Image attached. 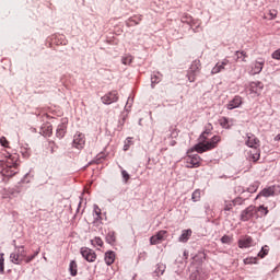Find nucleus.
Instances as JSON below:
<instances>
[{
  "mask_svg": "<svg viewBox=\"0 0 280 280\" xmlns=\"http://www.w3.org/2000/svg\"><path fill=\"white\" fill-rule=\"evenodd\" d=\"M211 130H213V125L211 122H208L206 125L205 131L199 137V143L195 145V152H198V154L215 150L220 141H222L221 136H213L209 140V135H211Z\"/></svg>",
  "mask_w": 280,
  "mask_h": 280,
  "instance_id": "nucleus-1",
  "label": "nucleus"
},
{
  "mask_svg": "<svg viewBox=\"0 0 280 280\" xmlns=\"http://www.w3.org/2000/svg\"><path fill=\"white\" fill-rule=\"evenodd\" d=\"M245 145L247 148H250L249 151H247V156L249 161H253V163H257L259 159H261V141L257 136H255L252 132L246 133L244 137Z\"/></svg>",
  "mask_w": 280,
  "mask_h": 280,
  "instance_id": "nucleus-2",
  "label": "nucleus"
},
{
  "mask_svg": "<svg viewBox=\"0 0 280 280\" xmlns=\"http://www.w3.org/2000/svg\"><path fill=\"white\" fill-rule=\"evenodd\" d=\"M4 156L1 161L2 167H19V154H10L8 151L1 153Z\"/></svg>",
  "mask_w": 280,
  "mask_h": 280,
  "instance_id": "nucleus-3",
  "label": "nucleus"
},
{
  "mask_svg": "<svg viewBox=\"0 0 280 280\" xmlns=\"http://www.w3.org/2000/svg\"><path fill=\"white\" fill-rule=\"evenodd\" d=\"M194 150L196 149H190L187 152V156L185 158L186 161V167L188 168H194V167H200V165H202V158H200V155L198 154H191V152H194Z\"/></svg>",
  "mask_w": 280,
  "mask_h": 280,
  "instance_id": "nucleus-4",
  "label": "nucleus"
},
{
  "mask_svg": "<svg viewBox=\"0 0 280 280\" xmlns=\"http://www.w3.org/2000/svg\"><path fill=\"white\" fill-rule=\"evenodd\" d=\"M25 257H27V252H25L24 246L16 247V250L10 255V260L12 264H23L25 260Z\"/></svg>",
  "mask_w": 280,
  "mask_h": 280,
  "instance_id": "nucleus-5",
  "label": "nucleus"
},
{
  "mask_svg": "<svg viewBox=\"0 0 280 280\" xmlns=\"http://www.w3.org/2000/svg\"><path fill=\"white\" fill-rule=\"evenodd\" d=\"M200 69H201L200 60H195L191 62L187 72V78L190 82H196V78L200 73Z\"/></svg>",
  "mask_w": 280,
  "mask_h": 280,
  "instance_id": "nucleus-6",
  "label": "nucleus"
},
{
  "mask_svg": "<svg viewBox=\"0 0 280 280\" xmlns=\"http://www.w3.org/2000/svg\"><path fill=\"white\" fill-rule=\"evenodd\" d=\"M247 91L252 97H259L264 91V84L260 81H253L248 84Z\"/></svg>",
  "mask_w": 280,
  "mask_h": 280,
  "instance_id": "nucleus-7",
  "label": "nucleus"
},
{
  "mask_svg": "<svg viewBox=\"0 0 280 280\" xmlns=\"http://www.w3.org/2000/svg\"><path fill=\"white\" fill-rule=\"evenodd\" d=\"M266 65V59L258 58L252 63L250 75H257L260 71H264V66Z\"/></svg>",
  "mask_w": 280,
  "mask_h": 280,
  "instance_id": "nucleus-8",
  "label": "nucleus"
},
{
  "mask_svg": "<svg viewBox=\"0 0 280 280\" xmlns=\"http://www.w3.org/2000/svg\"><path fill=\"white\" fill-rule=\"evenodd\" d=\"M255 213H257V207L249 206L241 213L242 222H248V220H253Z\"/></svg>",
  "mask_w": 280,
  "mask_h": 280,
  "instance_id": "nucleus-9",
  "label": "nucleus"
},
{
  "mask_svg": "<svg viewBox=\"0 0 280 280\" xmlns=\"http://www.w3.org/2000/svg\"><path fill=\"white\" fill-rule=\"evenodd\" d=\"M167 237V231L161 230L155 235L150 237V244L152 246H156V244H161V242H165Z\"/></svg>",
  "mask_w": 280,
  "mask_h": 280,
  "instance_id": "nucleus-10",
  "label": "nucleus"
},
{
  "mask_svg": "<svg viewBox=\"0 0 280 280\" xmlns=\"http://www.w3.org/2000/svg\"><path fill=\"white\" fill-rule=\"evenodd\" d=\"M67 124H69V120L67 118L61 119V124L58 125L56 137L58 139H65V136L67 135Z\"/></svg>",
  "mask_w": 280,
  "mask_h": 280,
  "instance_id": "nucleus-11",
  "label": "nucleus"
},
{
  "mask_svg": "<svg viewBox=\"0 0 280 280\" xmlns=\"http://www.w3.org/2000/svg\"><path fill=\"white\" fill-rule=\"evenodd\" d=\"M101 100L103 104H114V102H118L119 93H117V91H112L105 94Z\"/></svg>",
  "mask_w": 280,
  "mask_h": 280,
  "instance_id": "nucleus-12",
  "label": "nucleus"
},
{
  "mask_svg": "<svg viewBox=\"0 0 280 280\" xmlns=\"http://www.w3.org/2000/svg\"><path fill=\"white\" fill-rule=\"evenodd\" d=\"M81 255L83 258H85L89 262L95 261L97 259V254L93 252V249L89 247H82L81 248Z\"/></svg>",
  "mask_w": 280,
  "mask_h": 280,
  "instance_id": "nucleus-13",
  "label": "nucleus"
},
{
  "mask_svg": "<svg viewBox=\"0 0 280 280\" xmlns=\"http://www.w3.org/2000/svg\"><path fill=\"white\" fill-rule=\"evenodd\" d=\"M85 143H86V138H84V135L79 133L74 136L73 142H72L73 148H77V150H82Z\"/></svg>",
  "mask_w": 280,
  "mask_h": 280,
  "instance_id": "nucleus-14",
  "label": "nucleus"
},
{
  "mask_svg": "<svg viewBox=\"0 0 280 280\" xmlns=\"http://www.w3.org/2000/svg\"><path fill=\"white\" fill-rule=\"evenodd\" d=\"M243 104L242 96L236 95L232 101L226 105L228 110H233L235 108H240Z\"/></svg>",
  "mask_w": 280,
  "mask_h": 280,
  "instance_id": "nucleus-15",
  "label": "nucleus"
},
{
  "mask_svg": "<svg viewBox=\"0 0 280 280\" xmlns=\"http://www.w3.org/2000/svg\"><path fill=\"white\" fill-rule=\"evenodd\" d=\"M275 191H277L275 186H269L268 188H264L256 197V200L258 198H261V196L264 198H270V196H275Z\"/></svg>",
  "mask_w": 280,
  "mask_h": 280,
  "instance_id": "nucleus-16",
  "label": "nucleus"
},
{
  "mask_svg": "<svg viewBox=\"0 0 280 280\" xmlns=\"http://www.w3.org/2000/svg\"><path fill=\"white\" fill-rule=\"evenodd\" d=\"M253 237L246 235L243 238L238 240V248H250V246H253Z\"/></svg>",
  "mask_w": 280,
  "mask_h": 280,
  "instance_id": "nucleus-17",
  "label": "nucleus"
},
{
  "mask_svg": "<svg viewBox=\"0 0 280 280\" xmlns=\"http://www.w3.org/2000/svg\"><path fill=\"white\" fill-rule=\"evenodd\" d=\"M229 65V60L224 59L222 62H218L211 70V74L215 75L217 73H220L221 71H224V68Z\"/></svg>",
  "mask_w": 280,
  "mask_h": 280,
  "instance_id": "nucleus-18",
  "label": "nucleus"
},
{
  "mask_svg": "<svg viewBox=\"0 0 280 280\" xmlns=\"http://www.w3.org/2000/svg\"><path fill=\"white\" fill-rule=\"evenodd\" d=\"M2 176H7L11 178V176H14L18 172L19 166H2Z\"/></svg>",
  "mask_w": 280,
  "mask_h": 280,
  "instance_id": "nucleus-19",
  "label": "nucleus"
},
{
  "mask_svg": "<svg viewBox=\"0 0 280 280\" xmlns=\"http://www.w3.org/2000/svg\"><path fill=\"white\" fill-rule=\"evenodd\" d=\"M105 262L107 266H113V264H115V252L105 253Z\"/></svg>",
  "mask_w": 280,
  "mask_h": 280,
  "instance_id": "nucleus-20",
  "label": "nucleus"
},
{
  "mask_svg": "<svg viewBox=\"0 0 280 280\" xmlns=\"http://www.w3.org/2000/svg\"><path fill=\"white\" fill-rule=\"evenodd\" d=\"M141 21H143V15H133L129 18L128 25H139Z\"/></svg>",
  "mask_w": 280,
  "mask_h": 280,
  "instance_id": "nucleus-21",
  "label": "nucleus"
},
{
  "mask_svg": "<svg viewBox=\"0 0 280 280\" xmlns=\"http://www.w3.org/2000/svg\"><path fill=\"white\" fill-rule=\"evenodd\" d=\"M19 194H21V190L16 189V188H9L8 194L4 195L2 197V199L5 200V198H12V197L14 198V197L19 196Z\"/></svg>",
  "mask_w": 280,
  "mask_h": 280,
  "instance_id": "nucleus-22",
  "label": "nucleus"
},
{
  "mask_svg": "<svg viewBox=\"0 0 280 280\" xmlns=\"http://www.w3.org/2000/svg\"><path fill=\"white\" fill-rule=\"evenodd\" d=\"M167 267L165 266V264L159 262L156 265V269L154 270V273L156 275V277H161V276H163L165 273V269Z\"/></svg>",
  "mask_w": 280,
  "mask_h": 280,
  "instance_id": "nucleus-23",
  "label": "nucleus"
},
{
  "mask_svg": "<svg viewBox=\"0 0 280 280\" xmlns=\"http://www.w3.org/2000/svg\"><path fill=\"white\" fill-rule=\"evenodd\" d=\"M219 124L221 127L225 128V130L231 129V126H233V124H231V120H229V118L226 117H221L219 119Z\"/></svg>",
  "mask_w": 280,
  "mask_h": 280,
  "instance_id": "nucleus-24",
  "label": "nucleus"
},
{
  "mask_svg": "<svg viewBox=\"0 0 280 280\" xmlns=\"http://www.w3.org/2000/svg\"><path fill=\"white\" fill-rule=\"evenodd\" d=\"M69 272L71 277L78 276V262L75 260H72L69 265Z\"/></svg>",
  "mask_w": 280,
  "mask_h": 280,
  "instance_id": "nucleus-25",
  "label": "nucleus"
},
{
  "mask_svg": "<svg viewBox=\"0 0 280 280\" xmlns=\"http://www.w3.org/2000/svg\"><path fill=\"white\" fill-rule=\"evenodd\" d=\"M189 237H191V230H184L179 236V242H188Z\"/></svg>",
  "mask_w": 280,
  "mask_h": 280,
  "instance_id": "nucleus-26",
  "label": "nucleus"
},
{
  "mask_svg": "<svg viewBox=\"0 0 280 280\" xmlns=\"http://www.w3.org/2000/svg\"><path fill=\"white\" fill-rule=\"evenodd\" d=\"M235 56H236V60H242L243 62H246V59L248 58V55L244 50L242 51L237 50L235 52Z\"/></svg>",
  "mask_w": 280,
  "mask_h": 280,
  "instance_id": "nucleus-27",
  "label": "nucleus"
},
{
  "mask_svg": "<svg viewBox=\"0 0 280 280\" xmlns=\"http://www.w3.org/2000/svg\"><path fill=\"white\" fill-rule=\"evenodd\" d=\"M201 192L200 189H196L191 195L192 202H200Z\"/></svg>",
  "mask_w": 280,
  "mask_h": 280,
  "instance_id": "nucleus-28",
  "label": "nucleus"
},
{
  "mask_svg": "<svg viewBox=\"0 0 280 280\" xmlns=\"http://www.w3.org/2000/svg\"><path fill=\"white\" fill-rule=\"evenodd\" d=\"M92 246H100V248H102V246H104V241L102 240V237H94L91 241Z\"/></svg>",
  "mask_w": 280,
  "mask_h": 280,
  "instance_id": "nucleus-29",
  "label": "nucleus"
},
{
  "mask_svg": "<svg viewBox=\"0 0 280 280\" xmlns=\"http://www.w3.org/2000/svg\"><path fill=\"white\" fill-rule=\"evenodd\" d=\"M4 257V254L1 253L0 254V275H3V272H5V258Z\"/></svg>",
  "mask_w": 280,
  "mask_h": 280,
  "instance_id": "nucleus-30",
  "label": "nucleus"
},
{
  "mask_svg": "<svg viewBox=\"0 0 280 280\" xmlns=\"http://www.w3.org/2000/svg\"><path fill=\"white\" fill-rule=\"evenodd\" d=\"M107 244H115L116 237H115V232H109L106 237H105Z\"/></svg>",
  "mask_w": 280,
  "mask_h": 280,
  "instance_id": "nucleus-31",
  "label": "nucleus"
},
{
  "mask_svg": "<svg viewBox=\"0 0 280 280\" xmlns=\"http://www.w3.org/2000/svg\"><path fill=\"white\" fill-rule=\"evenodd\" d=\"M277 14H279V11H277V9L269 10L268 11L269 21H275V19H277Z\"/></svg>",
  "mask_w": 280,
  "mask_h": 280,
  "instance_id": "nucleus-32",
  "label": "nucleus"
},
{
  "mask_svg": "<svg viewBox=\"0 0 280 280\" xmlns=\"http://www.w3.org/2000/svg\"><path fill=\"white\" fill-rule=\"evenodd\" d=\"M38 253H40V250L35 252V253H34L33 255H31V256H26V257L24 258L25 264H30L31 261H34V259H36V257H38Z\"/></svg>",
  "mask_w": 280,
  "mask_h": 280,
  "instance_id": "nucleus-33",
  "label": "nucleus"
},
{
  "mask_svg": "<svg viewBox=\"0 0 280 280\" xmlns=\"http://www.w3.org/2000/svg\"><path fill=\"white\" fill-rule=\"evenodd\" d=\"M45 131L44 133L46 135V137H51V135L54 133V127L51 125H48L45 127Z\"/></svg>",
  "mask_w": 280,
  "mask_h": 280,
  "instance_id": "nucleus-34",
  "label": "nucleus"
},
{
  "mask_svg": "<svg viewBox=\"0 0 280 280\" xmlns=\"http://www.w3.org/2000/svg\"><path fill=\"white\" fill-rule=\"evenodd\" d=\"M268 245H266L265 247L261 248V250L258 254V257H260L261 259H264V257H266V255H268Z\"/></svg>",
  "mask_w": 280,
  "mask_h": 280,
  "instance_id": "nucleus-35",
  "label": "nucleus"
},
{
  "mask_svg": "<svg viewBox=\"0 0 280 280\" xmlns=\"http://www.w3.org/2000/svg\"><path fill=\"white\" fill-rule=\"evenodd\" d=\"M130 145H132V138H127L124 145L125 152L130 150Z\"/></svg>",
  "mask_w": 280,
  "mask_h": 280,
  "instance_id": "nucleus-36",
  "label": "nucleus"
},
{
  "mask_svg": "<svg viewBox=\"0 0 280 280\" xmlns=\"http://www.w3.org/2000/svg\"><path fill=\"white\" fill-rule=\"evenodd\" d=\"M233 207H235V202L228 201V202H225L224 211H232Z\"/></svg>",
  "mask_w": 280,
  "mask_h": 280,
  "instance_id": "nucleus-37",
  "label": "nucleus"
},
{
  "mask_svg": "<svg viewBox=\"0 0 280 280\" xmlns=\"http://www.w3.org/2000/svg\"><path fill=\"white\" fill-rule=\"evenodd\" d=\"M221 242H222V244H231V242H233V237H231L229 235H224L221 237Z\"/></svg>",
  "mask_w": 280,
  "mask_h": 280,
  "instance_id": "nucleus-38",
  "label": "nucleus"
},
{
  "mask_svg": "<svg viewBox=\"0 0 280 280\" xmlns=\"http://www.w3.org/2000/svg\"><path fill=\"white\" fill-rule=\"evenodd\" d=\"M0 144L3 147V148H10V142L8 141V139L5 137H1L0 138Z\"/></svg>",
  "mask_w": 280,
  "mask_h": 280,
  "instance_id": "nucleus-39",
  "label": "nucleus"
},
{
  "mask_svg": "<svg viewBox=\"0 0 280 280\" xmlns=\"http://www.w3.org/2000/svg\"><path fill=\"white\" fill-rule=\"evenodd\" d=\"M244 264H245V265L257 264V258H253V257H250V258H245V259H244Z\"/></svg>",
  "mask_w": 280,
  "mask_h": 280,
  "instance_id": "nucleus-40",
  "label": "nucleus"
},
{
  "mask_svg": "<svg viewBox=\"0 0 280 280\" xmlns=\"http://www.w3.org/2000/svg\"><path fill=\"white\" fill-rule=\"evenodd\" d=\"M121 176H122L125 183H128V180H130V174H128V172L121 171Z\"/></svg>",
  "mask_w": 280,
  "mask_h": 280,
  "instance_id": "nucleus-41",
  "label": "nucleus"
},
{
  "mask_svg": "<svg viewBox=\"0 0 280 280\" xmlns=\"http://www.w3.org/2000/svg\"><path fill=\"white\" fill-rule=\"evenodd\" d=\"M256 211L262 212L264 215H268V208H266L264 206L256 208Z\"/></svg>",
  "mask_w": 280,
  "mask_h": 280,
  "instance_id": "nucleus-42",
  "label": "nucleus"
},
{
  "mask_svg": "<svg viewBox=\"0 0 280 280\" xmlns=\"http://www.w3.org/2000/svg\"><path fill=\"white\" fill-rule=\"evenodd\" d=\"M94 213H95L96 218L100 219L102 215V209H100V207L95 206Z\"/></svg>",
  "mask_w": 280,
  "mask_h": 280,
  "instance_id": "nucleus-43",
  "label": "nucleus"
},
{
  "mask_svg": "<svg viewBox=\"0 0 280 280\" xmlns=\"http://www.w3.org/2000/svg\"><path fill=\"white\" fill-rule=\"evenodd\" d=\"M132 62V57H124L122 58V65H130Z\"/></svg>",
  "mask_w": 280,
  "mask_h": 280,
  "instance_id": "nucleus-44",
  "label": "nucleus"
},
{
  "mask_svg": "<svg viewBox=\"0 0 280 280\" xmlns=\"http://www.w3.org/2000/svg\"><path fill=\"white\" fill-rule=\"evenodd\" d=\"M272 58H273L275 60H280V49L273 51Z\"/></svg>",
  "mask_w": 280,
  "mask_h": 280,
  "instance_id": "nucleus-45",
  "label": "nucleus"
},
{
  "mask_svg": "<svg viewBox=\"0 0 280 280\" xmlns=\"http://www.w3.org/2000/svg\"><path fill=\"white\" fill-rule=\"evenodd\" d=\"M49 148L51 150V153H54L55 150H58V147L56 145V142H49Z\"/></svg>",
  "mask_w": 280,
  "mask_h": 280,
  "instance_id": "nucleus-46",
  "label": "nucleus"
},
{
  "mask_svg": "<svg viewBox=\"0 0 280 280\" xmlns=\"http://www.w3.org/2000/svg\"><path fill=\"white\" fill-rule=\"evenodd\" d=\"M191 280H200V277H198V271L190 275Z\"/></svg>",
  "mask_w": 280,
  "mask_h": 280,
  "instance_id": "nucleus-47",
  "label": "nucleus"
},
{
  "mask_svg": "<svg viewBox=\"0 0 280 280\" xmlns=\"http://www.w3.org/2000/svg\"><path fill=\"white\" fill-rule=\"evenodd\" d=\"M232 202H234V205H242V198H236L232 200Z\"/></svg>",
  "mask_w": 280,
  "mask_h": 280,
  "instance_id": "nucleus-48",
  "label": "nucleus"
},
{
  "mask_svg": "<svg viewBox=\"0 0 280 280\" xmlns=\"http://www.w3.org/2000/svg\"><path fill=\"white\" fill-rule=\"evenodd\" d=\"M275 141H280V133H278L275 138H273Z\"/></svg>",
  "mask_w": 280,
  "mask_h": 280,
  "instance_id": "nucleus-49",
  "label": "nucleus"
},
{
  "mask_svg": "<svg viewBox=\"0 0 280 280\" xmlns=\"http://www.w3.org/2000/svg\"><path fill=\"white\" fill-rule=\"evenodd\" d=\"M98 159H104V156L101 155Z\"/></svg>",
  "mask_w": 280,
  "mask_h": 280,
  "instance_id": "nucleus-50",
  "label": "nucleus"
}]
</instances>
